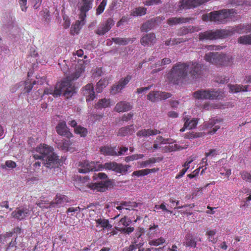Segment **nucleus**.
Segmentation results:
<instances>
[{"instance_id": "nucleus-30", "label": "nucleus", "mask_w": 251, "mask_h": 251, "mask_svg": "<svg viewBox=\"0 0 251 251\" xmlns=\"http://www.w3.org/2000/svg\"><path fill=\"white\" fill-rule=\"evenodd\" d=\"M111 105V100L110 99L103 98L99 100L95 105V108L97 109L105 108L110 107Z\"/></svg>"}, {"instance_id": "nucleus-17", "label": "nucleus", "mask_w": 251, "mask_h": 251, "mask_svg": "<svg viewBox=\"0 0 251 251\" xmlns=\"http://www.w3.org/2000/svg\"><path fill=\"white\" fill-rule=\"evenodd\" d=\"M223 122V120L221 119H211L207 123H205L204 126L206 128H211L213 127L212 129L208 132L209 134H212L215 133L218 129L220 128V123Z\"/></svg>"}, {"instance_id": "nucleus-15", "label": "nucleus", "mask_w": 251, "mask_h": 251, "mask_svg": "<svg viewBox=\"0 0 251 251\" xmlns=\"http://www.w3.org/2000/svg\"><path fill=\"white\" fill-rule=\"evenodd\" d=\"M79 62V64L76 66L75 72L72 73L66 79H68L69 80L72 82V81L75 80L79 78L81 74L84 72L85 68V66L84 65V61L83 60H81L78 61V63Z\"/></svg>"}, {"instance_id": "nucleus-14", "label": "nucleus", "mask_w": 251, "mask_h": 251, "mask_svg": "<svg viewBox=\"0 0 251 251\" xmlns=\"http://www.w3.org/2000/svg\"><path fill=\"white\" fill-rule=\"evenodd\" d=\"M114 21L112 18H108L105 22L98 27L95 33L99 35H103L109 31L114 25Z\"/></svg>"}, {"instance_id": "nucleus-38", "label": "nucleus", "mask_w": 251, "mask_h": 251, "mask_svg": "<svg viewBox=\"0 0 251 251\" xmlns=\"http://www.w3.org/2000/svg\"><path fill=\"white\" fill-rule=\"evenodd\" d=\"M185 241L184 242V245L186 247H196L197 245L196 241L193 238L192 236L188 234L185 237Z\"/></svg>"}, {"instance_id": "nucleus-48", "label": "nucleus", "mask_w": 251, "mask_h": 251, "mask_svg": "<svg viewBox=\"0 0 251 251\" xmlns=\"http://www.w3.org/2000/svg\"><path fill=\"white\" fill-rule=\"evenodd\" d=\"M107 0H102V1L101 2V3L100 4V5L98 6V7L96 9L97 15H99L103 12L105 9V7L107 4Z\"/></svg>"}, {"instance_id": "nucleus-4", "label": "nucleus", "mask_w": 251, "mask_h": 251, "mask_svg": "<svg viewBox=\"0 0 251 251\" xmlns=\"http://www.w3.org/2000/svg\"><path fill=\"white\" fill-rule=\"evenodd\" d=\"M204 58L206 61L220 67L231 66L234 60L232 56L218 52H208L205 54Z\"/></svg>"}, {"instance_id": "nucleus-60", "label": "nucleus", "mask_w": 251, "mask_h": 251, "mask_svg": "<svg viewBox=\"0 0 251 251\" xmlns=\"http://www.w3.org/2000/svg\"><path fill=\"white\" fill-rule=\"evenodd\" d=\"M107 177V175L103 173H99L98 174H94L93 177L94 179H97V178H100V179H105Z\"/></svg>"}, {"instance_id": "nucleus-13", "label": "nucleus", "mask_w": 251, "mask_h": 251, "mask_svg": "<svg viewBox=\"0 0 251 251\" xmlns=\"http://www.w3.org/2000/svg\"><path fill=\"white\" fill-rule=\"evenodd\" d=\"M131 76L127 75L124 78H121L118 83L114 85L111 89V93L116 94L123 89L131 79Z\"/></svg>"}, {"instance_id": "nucleus-11", "label": "nucleus", "mask_w": 251, "mask_h": 251, "mask_svg": "<svg viewBox=\"0 0 251 251\" xmlns=\"http://www.w3.org/2000/svg\"><path fill=\"white\" fill-rule=\"evenodd\" d=\"M112 187V182L109 179L104 181H101L99 182L92 183L90 188L97 192H103L106 191L109 188Z\"/></svg>"}, {"instance_id": "nucleus-27", "label": "nucleus", "mask_w": 251, "mask_h": 251, "mask_svg": "<svg viewBox=\"0 0 251 251\" xmlns=\"http://www.w3.org/2000/svg\"><path fill=\"white\" fill-rule=\"evenodd\" d=\"M135 39V38L114 37L112 38V41L119 45H126L129 43H132Z\"/></svg>"}, {"instance_id": "nucleus-51", "label": "nucleus", "mask_w": 251, "mask_h": 251, "mask_svg": "<svg viewBox=\"0 0 251 251\" xmlns=\"http://www.w3.org/2000/svg\"><path fill=\"white\" fill-rule=\"evenodd\" d=\"M180 148L177 144L166 146L164 148V152H172L179 150Z\"/></svg>"}, {"instance_id": "nucleus-6", "label": "nucleus", "mask_w": 251, "mask_h": 251, "mask_svg": "<svg viewBox=\"0 0 251 251\" xmlns=\"http://www.w3.org/2000/svg\"><path fill=\"white\" fill-rule=\"evenodd\" d=\"M199 36L200 40H213L227 37L226 29H217L215 31L207 30L200 33Z\"/></svg>"}, {"instance_id": "nucleus-44", "label": "nucleus", "mask_w": 251, "mask_h": 251, "mask_svg": "<svg viewBox=\"0 0 251 251\" xmlns=\"http://www.w3.org/2000/svg\"><path fill=\"white\" fill-rule=\"evenodd\" d=\"M147 9L145 7H138L133 11L131 15L133 16H141L146 14Z\"/></svg>"}, {"instance_id": "nucleus-40", "label": "nucleus", "mask_w": 251, "mask_h": 251, "mask_svg": "<svg viewBox=\"0 0 251 251\" xmlns=\"http://www.w3.org/2000/svg\"><path fill=\"white\" fill-rule=\"evenodd\" d=\"M238 43L242 45H251V34L243 35L238 38Z\"/></svg>"}, {"instance_id": "nucleus-5", "label": "nucleus", "mask_w": 251, "mask_h": 251, "mask_svg": "<svg viewBox=\"0 0 251 251\" xmlns=\"http://www.w3.org/2000/svg\"><path fill=\"white\" fill-rule=\"evenodd\" d=\"M187 62H179L173 67L168 74V78L170 82L177 84L187 77Z\"/></svg>"}, {"instance_id": "nucleus-57", "label": "nucleus", "mask_w": 251, "mask_h": 251, "mask_svg": "<svg viewBox=\"0 0 251 251\" xmlns=\"http://www.w3.org/2000/svg\"><path fill=\"white\" fill-rule=\"evenodd\" d=\"M147 175V173L146 172V169L140 170L138 171H136L133 172L132 176H137L138 177L144 176Z\"/></svg>"}, {"instance_id": "nucleus-53", "label": "nucleus", "mask_w": 251, "mask_h": 251, "mask_svg": "<svg viewBox=\"0 0 251 251\" xmlns=\"http://www.w3.org/2000/svg\"><path fill=\"white\" fill-rule=\"evenodd\" d=\"M165 239L162 238L160 237L157 239L151 240L149 242V244L151 246H157L160 244H162L165 242Z\"/></svg>"}, {"instance_id": "nucleus-16", "label": "nucleus", "mask_w": 251, "mask_h": 251, "mask_svg": "<svg viewBox=\"0 0 251 251\" xmlns=\"http://www.w3.org/2000/svg\"><path fill=\"white\" fill-rule=\"evenodd\" d=\"M226 30L227 37L233 35L235 33L242 34L247 32L246 24H240L235 26L228 27Z\"/></svg>"}, {"instance_id": "nucleus-34", "label": "nucleus", "mask_w": 251, "mask_h": 251, "mask_svg": "<svg viewBox=\"0 0 251 251\" xmlns=\"http://www.w3.org/2000/svg\"><path fill=\"white\" fill-rule=\"evenodd\" d=\"M68 198L65 195L57 194L56 195L55 202H50V204H64V203L69 202Z\"/></svg>"}, {"instance_id": "nucleus-59", "label": "nucleus", "mask_w": 251, "mask_h": 251, "mask_svg": "<svg viewBox=\"0 0 251 251\" xmlns=\"http://www.w3.org/2000/svg\"><path fill=\"white\" fill-rule=\"evenodd\" d=\"M42 15L43 16L44 18L45 19V20L47 22H49L50 20V14L49 10L46 8L43 9L42 11Z\"/></svg>"}, {"instance_id": "nucleus-63", "label": "nucleus", "mask_w": 251, "mask_h": 251, "mask_svg": "<svg viewBox=\"0 0 251 251\" xmlns=\"http://www.w3.org/2000/svg\"><path fill=\"white\" fill-rule=\"evenodd\" d=\"M162 1L161 0H148L145 2V4L148 6L156 5L161 3Z\"/></svg>"}, {"instance_id": "nucleus-41", "label": "nucleus", "mask_w": 251, "mask_h": 251, "mask_svg": "<svg viewBox=\"0 0 251 251\" xmlns=\"http://www.w3.org/2000/svg\"><path fill=\"white\" fill-rule=\"evenodd\" d=\"M74 132L76 134H79L81 137H85L88 133L87 129L80 126H78L74 128Z\"/></svg>"}, {"instance_id": "nucleus-50", "label": "nucleus", "mask_w": 251, "mask_h": 251, "mask_svg": "<svg viewBox=\"0 0 251 251\" xmlns=\"http://www.w3.org/2000/svg\"><path fill=\"white\" fill-rule=\"evenodd\" d=\"M0 167L2 169H12L16 167V163L11 160H8L4 164H1Z\"/></svg>"}, {"instance_id": "nucleus-18", "label": "nucleus", "mask_w": 251, "mask_h": 251, "mask_svg": "<svg viewBox=\"0 0 251 251\" xmlns=\"http://www.w3.org/2000/svg\"><path fill=\"white\" fill-rule=\"evenodd\" d=\"M156 41L155 35L153 33L146 34L144 35L140 40V43L144 47L151 46Z\"/></svg>"}, {"instance_id": "nucleus-3", "label": "nucleus", "mask_w": 251, "mask_h": 251, "mask_svg": "<svg viewBox=\"0 0 251 251\" xmlns=\"http://www.w3.org/2000/svg\"><path fill=\"white\" fill-rule=\"evenodd\" d=\"M93 0H81L78 3V9L79 11V19L73 25L71 33L75 35L78 33L81 27L85 24L87 13L93 7Z\"/></svg>"}, {"instance_id": "nucleus-29", "label": "nucleus", "mask_w": 251, "mask_h": 251, "mask_svg": "<svg viewBox=\"0 0 251 251\" xmlns=\"http://www.w3.org/2000/svg\"><path fill=\"white\" fill-rule=\"evenodd\" d=\"M228 86L232 93H238L240 92H247L249 85L243 86L242 85H231L228 84Z\"/></svg>"}, {"instance_id": "nucleus-43", "label": "nucleus", "mask_w": 251, "mask_h": 251, "mask_svg": "<svg viewBox=\"0 0 251 251\" xmlns=\"http://www.w3.org/2000/svg\"><path fill=\"white\" fill-rule=\"evenodd\" d=\"M130 166L128 165H123L122 164H118L116 172L121 174H125L128 171Z\"/></svg>"}, {"instance_id": "nucleus-2", "label": "nucleus", "mask_w": 251, "mask_h": 251, "mask_svg": "<svg viewBox=\"0 0 251 251\" xmlns=\"http://www.w3.org/2000/svg\"><path fill=\"white\" fill-rule=\"evenodd\" d=\"M237 14V11L235 9H223L203 14L202 20L205 22H213L217 24H225Z\"/></svg>"}, {"instance_id": "nucleus-23", "label": "nucleus", "mask_w": 251, "mask_h": 251, "mask_svg": "<svg viewBox=\"0 0 251 251\" xmlns=\"http://www.w3.org/2000/svg\"><path fill=\"white\" fill-rule=\"evenodd\" d=\"M184 125L183 127L180 129V131L183 132L186 128L191 129L196 127L198 124V120L196 119H193L190 120L187 117L184 118Z\"/></svg>"}, {"instance_id": "nucleus-21", "label": "nucleus", "mask_w": 251, "mask_h": 251, "mask_svg": "<svg viewBox=\"0 0 251 251\" xmlns=\"http://www.w3.org/2000/svg\"><path fill=\"white\" fill-rule=\"evenodd\" d=\"M200 30L199 27L194 26H186L180 28L178 31L177 34L178 36H183L188 34V33H192L197 32Z\"/></svg>"}, {"instance_id": "nucleus-46", "label": "nucleus", "mask_w": 251, "mask_h": 251, "mask_svg": "<svg viewBox=\"0 0 251 251\" xmlns=\"http://www.w3.org/2000/svg\"><path fill=\"white\" fill-rule=\"evenodd\" d=\"M144 156V155L143 154H133L130 156H126L125 158V160L126 162H129L130 161L138 160L139 159H141L143 158Z\"/></svg>"}, {"instance_id": "nucleus-33", "label": "nucleus", "mask_w": 251, "mask_h": 251, "mask_svg": "<svg viewBox=\"0 0 251 251\" xmlns=\"http://www.w3.org/2000/svg\"><path fill=\"white\" fill-rule=\"evenodd\" d=\"M155 20H151L143 24L141 27V30L142 32H147L151 29L154 26Z\"/></svg>"}, {"instance_id": "nucleus-52", "label": "nucleus", "mask_w": 251, "mask_h": 251, "mask_svg": "<svg viewBox=\"0 0 251 251\" xmlns=\"http://www.w3.org/2000/svg\"><path fill=\"white\" fill-rule=\"evenodd\" d=\"M28 210L19 209L17 211V219L22 220L27 214Z\"/></svg>"}, {"instance_id": "nucleus-47", "label": "nucleus", "mask_w": 251, "mask_h": 251, "mask_svg": "<svg viewBox=\"0 0 251 251\" xmlns=\"http://www.w3.org/2000/svg\"><path fill=\"white\" fill-rule=\"evenodd\" d=\"M117 166L118 163H117L116 162H110L105 163L103 165V168L107 170H111L114 171V172H116Z\"/></svg>"}, {"instance_id": "nucleus-39", "label": "nucleus", "mask_w": 251, "mask_h": 251, "mask_svg": "<svg viewBox=\"0 0 251 251\" xmlns=\"http://www.w3.org/2000/svg\"><path fill=\"white\" fill-rule=\"evenodd\" d=\"M228 3L231 4L233 6H237L239 5H244L251 6V2L249 1L248 0H229Z\"/></svg>"}, {"instance_id": "nucleus-35", "label": "nucleus", "mask_w": 251, "mask_h": 251, "mask_svg": "<svg viewBox=\"0 0 251 251\" xmlns=\"http://www.w3.org/2000/svg\"><path fill=\"white\" fill-rule=\"evenodd\" d=\"M162 160V158L160 157H152L150 158L146 161H142L140 163V167L142 168L146 167L147 166L158 162Z\"/></svg>"}, {"instance_id": "nucleus-7", "label": "nucleus", "mask_w": 251, "mask_h": 251, "mask_svg": "<svg viewBox=\"0 0 251 251\" xmlns=\"http://www.w3.org/2000/svg\"><path fill=\"white\" fill-rule=\"evenodd\" d=\"M58 84L59 90H60V94L68 99L75 93V87L72 81L68 79H64Z\"/></svg>"}, {"instance_id": "nucleus-19", "label": "nucleus", "mask_w": 251, "mask_h": 251, "mask_svg": "<svg viewBox=\"0 0 251 251\" xmlns=\"http://www.w3.org/2000/svg\"><path fill=\"white\" fill-rule=\"evenodd\" d=\"M83 94L85 96L87 101L93 100L95 98L93 85L91 83L87 84L83 88Z\"/></svg>"}, {"instance_id": "nucleus-12", "label": "nucleus", "mask_w": 251, "mask_h": 251, "mask_svg": "<svg viewBox=\"0 0 251 251\" xmlns=\"http://www.w3.org/2000/svg\"><path fill=\"white\" fill-rule=\"evenodd\" d=\"M55 129L57 134L60 136H64L68 139L73 136L65 121L59 122L56 126Z\"/></svg>"}, {"instance_id": "nucleus-25", "label": "nucleus", "mask_w": 251, "mask_h": 251, "mask_svg": "<svg viewBox=\"0 0 251 251\" xmlns=\"http://www.w3.org/2000/svg\"><path fill=\"white\" fill-rule=\"evenodd\" d=\"M209 89H201L193 93V96L194 98L198 100H209Z\"/></svg>"}, {"instance_id": "nucleus-31", "label": "nucleus", "mask_w": 251, "mask_h": 251, "mask_svg": "<svg viewBox=\"0 0 251 251\" xmlns=\"http://www.w3.org/2000/svg\"><path fill=\"white\" fill-rule=\"evenodd\" d=\"M171 63V60L170 58H165L163 59L161 61H158L155 64V67H161L157 69H154L152 71L151 74H153L154 73H156L159 71H160L163 69V68L162 67V66L165 65L167 64H169Z\"/></svg>"}, {"instance_id": "nucleus-37", "label": "nucleus", "mask_w": 251, "mask_h": 251, "mask_svg": "<svg viewBox=\"0 0 251 251\" xmlns=\"http://www.w3.org/2000/svg\"><path fill=\"white\" fill-rule=\"evenodd\" d=\"M108 80L105 79H100L97 83L96 90L97 93H101L104 88L108 85Z\"/></svg>"}, {"instance_id": "nucleus-54", "label": "nucleus", "mask_w": 251, "mask_h": 251, "mask_svg": "<svg viewBox=\"0 0 251 251\" xmlns=\"http://www.w3.org/2000/svg\"><path fill=\"white\" fill-rule=\"evenodd\" d=\"M86 207L85 206H83V207H70L68 208L67 210L68 213H72L71 214V215H73L74 213H77L79 212L80 210V209H84Z\"/></svg>"}, {"instance_id": "nucleus-9", "label": "nucleus", "mask_w": 251, "mask_h": 251, "mask_svg": "<svg viewBox=\"0 0 251 251\" xmlns=\"http://www.w3.org/2000/svg\"><path fill=\"white\" fill-rule=\"evenodd\" d=\"M188 72L193 78L197 79L201 75L202 65L196 61L187 62Z\"/></svg>"}, {"instance_id": "nucleus-32", "label": "nucleus", "mask_w": 251, "mask_h": 251, "mask_svg": "<svg viewBox=\"0 0 251 251\" xmlns=\"http://www.w3.org/2000/svg\"><path fill=\"white\" fill-rule=\"evenodd\" d=\"M44 93L47 95H52L54 97H57L60 95V90H59L57 84L54 89L52 88H46L44 90Z\"/></svg>"}, {"instance_id": "nucleus-10", "label": "nucleus", "mask_w": 251, "mask_h": 251, "mask_svg": "<svg viewBox=\"0 0 251 251\" xmlns=\"http://www.w3.org/2000/svg\"><path fill=\"white\" fill-rule=\"evenodd\" d=\"M170 93L154 91L150 92L147 95V99L153 102L165 100L171 97Z\"/></svg>"}, {"instance_id": "nucleus-42", "label": "nucleus", "mask_w": 251, "mask_h": 251, "mask_svg": "<svg viewBox=\"0 0 251 251\" xmlns=\"http://www.w3.org/2000/svg\"><path fill=\"white\" fill-rule=\"evenodd\" d=\"M72 145V143L70 140H64L62 141V145H61L60 148L62 150H64L67 151H73L74 150L71 147Z\"/></svg>"}, {"instance_id": "nucleus-58", "label": "nucleus", "mask_w": 251, "mask_h": 251, "mask_svg": "<svg viewBox=\"0 0 251 251\" xmlns=\"http://www.w3.org/2000/svg\"><path fill=\"white\" fill-rule=\"evenodd\" d=\"M201 133H194L192 131L191 132L187 133L185 134V137L188 139H192L201 136Z\"/></svg>"}, {"instance_id": "nucleus-26", "label": "nucleus", "mask_w": 251, "mask_h": 251, "mask_svg": "<svg viewBox=\"0 0 251 251\" xmlns=\"http://www.w3.org/2000/svg\"><path fill=\"white\" fill-rule=\"evenodd\" d=\"M160 131L157 129H143L137 132V136L138 137H148L151 135H154L159 134Z\"/></svg>"}, {"instance_id": "nucleus-49", "label": "nucleus", "mask_w": 251, "mask_h": 251, "mask_svg": "<svg viewBox=\"0 0 251 251\" xmlns=\"http://www.w3.org/2000/svg\"><path fill=\"white\" fill-rule=\"evenodd\" d=\"M216 232L217 231L216 229H213L207 230L206 233V234L209 236V238L208 239V241L209 242H212L213 244L216 243V242L217 241V239L215 238H212V237L216 234Z\"/></svg>"}, {"instance_id": "nucleus-56", "label": "nucleus", "mask_w": 251, "mask_h": 251, "mask_svg": "<svg viewBox=\"0 0 251 251\" xmlns=\"http://www.w3.org/2000/svg\"><path fill=\"white\" fill-rule=\"evenodd\" d=\"M241 177L243 179L251 182V175L247 172H243L241 173Z\"/></svg>"}, {"instance_id": "nucleus-28", "label": "nucleus", "mask_w": 251, "mask_h": 251, "mask_svg": "<svg viewBox=\"0 0 251 251\" xmlns=\"http://www.w3.org/2000/svg\"><path fill=\"white\" fill-rule=\"evenodd\" d=\"M134 131L133 125H131L119 129L118 132V136H125L128 134H132Z\"/></svg>"}, {"instance_id": "nucleus-61", "label": "nucleus", "mask_w": 251, "mask_h": 251, "mask_svg": "<svg viewBox=\"0 0 251 251\" xmlns=\"http://www.w3.org/2000/svg\"><path fill=\"white\" fill-rule=\"evenodd\" d=\"M178 17L171 18L167 20V24L170 25H174L178 24Z\"/></svg>"}, {"instance_id": "nucleus-45", "label": "nucleus", "mask_w": 251, "mask_h": 251, "mask_svg": "<svg viewBox=\"0 0 251 251\" xmlns=\"http://www.w3.org/2000/svg\"><path fill=\"white\" fill-rule=\"evenodd\" d=\"M23 84L25 85L24 92L25 93H29L32 89L34 85L36 84V81H34L32 82L29 81L22 82Z\"/></svg>"}, {"instance_id": "nucleus-62", "label": "nucleus", "mask_w": 251, "mask_h": 251, "mask_svg": "<svg viewBox=\"0 0 251 251\" xmlns=\"http://www.w3.org/2000/svg\"><path fill=\"white\" fill-rule=\"evenodd\" d=\"M19 2L20 4L21 10L25 12L27 8V0H19Z\"/></svg>"}, {"instance_id": "nucleus-8", "label": "nucleus", "mask_w": 251, "mask_h": 251, "mask_svg": "<svg viewBox=\"0 0 251 251\" xmlns=\"http://www.w3.org/2000/svg\"><path fill=\"white\" fill-rule=\"evenodd\" d=\"M100 164L98 162H89L88 160L79 162L78 171L80 173H87L90 171H97L100 170Z\"/></svg>"}, {"instance_id": "nucleus-20", "label": "nucleus", "mask_w": 251, "mask_h": 251, "mask_svg": "<svg viewBox=\"0 0 251 251\" xmlns=\"http://www.w3.org/2000/svg\"><path fill=\"white\" fill-rule=\"evenodd\" d=\"M132 106L130 103L126 101L118 102L114 107V111L117 112H124L130 110Z\"/></svg>"}, {"instance_id": "nucleus-1", "label": "nucleus", "mask_w": 251, "mask_h": 251, "mask_svg": "<svg viewBox=\"0 0 251 251\" xmlns=\"http://www.w3.org/2000/svg\"><path fill=\"white\" fill-rule=\"evenodd\" d=\"M36 151L39 154L33 155V158L35 159H39L42 162L46 161V163H43L48 168H52L58 167L59 159L58 156L53 152L52 147L45 144H41L36 148Z\"/></svg>"}, {"instance_id": "nucleus-55", "label": "nucleus", "mask_w": 251, "mask_h": 251, "mask_svg": "<svg viewBox=\"0 0 251 251\" xmlns=\"http://www.w3.org/2000/svg\"><path fill=\"white\" fill-rule=\"evenodd\" d=\"M229 78L225 76H219L216 78V81L217 82L221 84L226 83L228 82Z\"/></svg>"}, {"instance_id": "nucleus-22", "label": "nucleus", "mask_w": 251, "mask_h": 251, "mask_svg": "<svg viewBox=\"0 0 251 251\" xmlns=\"http://www.w3.org/2000/svg\"><path fill=\"white\" fill-rule=\"evenodd\" d=\"M209 100H221L225 97L224 92L220 89H209Z\"/></svg>"}, {"instance_id": "nucleus-36", "label": "nucleus", "mask_w": 251, "mask_h": 251, "mask_svg": "<svg viewBox=\"0 0 251 251\" xmlns=\"http://www.w3.org/2000/svg\"><path fill=\"white\" fill-rule=\"evenodd\" d=\"M97 226H100V227L103 228L110 229L112 226L109 223L108 220L105 219L99 218L96 220Z\"/></svg>"}, {"instance_id": "nucleus-64", "label": "nucleus", "mask_w": 251, "mask_h": 251, "mask_svg": "<svg viewBox=\"0 0 251 251\" xmlns=\"http://www.w3.org/2000/svg\"><path fill=\"white\" fill-rule=\"evenodd\" d=\"M187 41H188V40L184 39L182 38H174V39H172V45L173 46V45H177L180 43L185 42Z\"/></svg>"}, {"instance_id": "nucleus-24", "label": "nucleus", "mask_w": 251, "mask_h": 251, "mask_svg": "<svg viewBox=\"0 0 251 251\" xmlns=\"http://www.w3.org/2000/svg\"><path fill=\"white\" fill-rule=\"evenodd\" d=\"M116 147L110 146H104L100 148V153L105 156H115L116 154Z\"/></svg>"}]
</instances>
